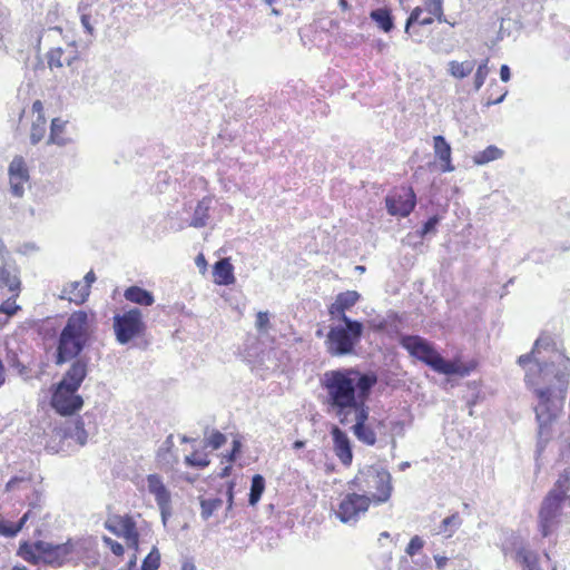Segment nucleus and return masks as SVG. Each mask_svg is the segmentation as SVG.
Wrapping results in <instances>:
<instances>
[{
    "mask_svg": "<svg viewBox=\"0 0 570 570\" xmlns=\"http://www.w3.org/2000/svg\"><path fill=\"white\" fill-rule=\"evenodd\" d=\"M112 328L116 341L125 345L145 336L147 326L141 311L135 307L116 313L112 317Z\"/></svg>",
    "mask_w": 570,
    "mask_h": 570,
    "instance_id": "8",
    "label": "nucleus"
},
{
    "mask_svg": "<svg viewBox=\"0 0 570 570\" xmlns=\"http://www.w3.org/2000/svg\"><path fill=\"white\" fill-rule=\"evenodd\" d=\"M500 77H501L502 81H504V82L510 80L511 72H510L509 66H507V65H502L501 66V68H500Z\"/></svg>",
    "mask_w": 570,
    "mask_h": 570,
    "instance_id": "56",
    "label": "nucleus"
},
{
    "mask_svg": "<svg viewBox=\"0 0 570 570\" xmlns=\"http://www.w3.org/2000/svg\"><path fill=\"white\" fill-rule=\"evenodd\" d=\"M424 9L421 7H415L405 23V32L407 35H412L411 30L415 23L421 26L432 24L434 22V17L432 14L423 16Z\"/></svg>",
    "mask_w": 570,
    "mask_h": 570,
    "instance_id": "28",
    "label": "nucleus"
},
{
    "mask_svg": "<svg viewBox=\"0 0 570 570\" xmlns=\"http://www.w3.org/2000/svg\"><path fill=\"white\" fill-rule=\"evenodd\" d=\"M90 287H63L61 298H66L69 302H72L77 305H80L86 302L89 296Z\"/></svg>",
    "mask_w": 570,
    "mask_h": 570,
    "instance_id": "33",
    "label": "nucleus"
},
{
    "mask_svg": "<svg viewBox=\"0 0 570 570\" xmlns=\"http://www.w3.org/2000/svg\"><path fill=\"white\" fill-rule=\"evenodd\" d=\"M229 471H230V465H229V466H226V468L224 469V472L222 473V476H226V475H228V474H229Z\"/></svg>",
    "mask_w": 570,
    "mask_h": 570,
    "instance_id": "64",
    "label": "nucleus"
},
{
    "mask_svg": "<svg viewBox=\"0 0 570 570\" xmlns=\"http://www.w3.org/2000/svg\"><path fill=\"white\" fill-rule=\"evenodd\" d=\"M213 281L215 285H232L235 283L234 266L230 258H222L213 266Z\"/></svg>",
    "mask_w": 570,
    "mask_h": 570,
    "instance_id": "23",
    "label": "nucleus"
},
{
    "mask_svg": "<svg viewBox=\"0 0 570 570\" xmlns=\"http://www.w3.org/2000/svg\"><path fill=\"white\" fill-rule=\"evenodd\" d=\"M326 335L325 346L332 356H344L355 353L361 342L364 326L361 322L344 317L336 320Z\"/></svg>",
    "mask_w": 570,
    "mask_h": 570,
    "instance_id": "6",
    "label": "nucleus"
},
{
    "mask_svg": "<svg viewBox=\"0 0 570 570\" xmlns=\"http://www.w3.org/2000/svg\"><path fill=\"white\" fill-rule=\"evenodd\" d=\"M371 503V498L366 494L347 493L338 503L336 517L344 523L356 521L368 510Z\"/></svg>",
    "mask_w": 570,
    "mask_h": 570,
    "instance_id": "13",
    "label": "nucleus"
},
{
    "mask_svg": "<svg viewBox=\"0 0 570 570\" xmlns=\"http://www.w3.org/2000/svg\"><path fill=\"white\" fill-rule=\"evenodd\" d=\"M31 112L36 116V118L31 124L30 140L31 144L36 145L43 139L47 131V119L45 116V107L41 100L33 101Z\"/></svg>",
    "mask_w": 570,
    "mask_h": 570,
    "instance_id": "18",
    "label": "nucleus"
},
{
    "mask_svg": "<svg viewBox=\"0 0 570 570\" xmlns=\"http://www.w3.org/2000/svg\"><path fill=\"white\" fill-rule=\"evenodd\" d=\"M96 274L94 271H89L86 275H85V282L90 285L92 283L96 282Z\"/></svg>",
    "mask_w": 570,
    "mask_h": 570,
    "instance_id": "58",
    "label": "nucleus"
},
{
    "mask_svg": "<svg viewBox=\"0 0 570 570\" xmlns=\"http://www.w3.org/2000/svg\"><path fill=\"white\" fill-rule=\"evenodd\" d=\"M331 436L333 440V451L338 461L344 466H350L353 462V450L347 433L340 426L333 425L331 429Z\"/></svg>",
    "mask_w": 570,
    "mask_h": 570,
    "instance_id": "16",
    "label": "nucleus"
},
{
    "mask_svg": "<svg viewBox=\"0 0 570 570\" xmlns=\"http://www.w3.org/2000/svg\"><path fill=\"white\" fill-rule=\"evenodd\" d=\"M439 223V217L438 216H432L430 217L423 225L422 227V235H425L430 232H433L435 229V226L438 225Z\"/></svg>",
    "mask_w": 570,
    "mask_h": 570,
    "instance_id": "51",
    "label": "nucleus"
},
{
    "mask_svg": "<svg viewBox=\"0 0 570 570\" xmlns=\"http://www.w3.org/2000/svg\"><path fill=\"white\" fill-rule=\"evenodd\" d=\"M26 481H29V479H26L23 476H13L7 482L6 489L8 491H12V490L17 489L20 483L26 482Z\"/></svg>",
    "mask_w": 570,
    "mask_h": 570,
    "instance_id": "53",
    "label": "nucleus"
},
{
    "mask_svg": "<svg viewBox=\"0 0 570 570\" xmlns=\"http://www.w3.org/2000/svg\"><path fill=\"white\" fill-rule=\"evenodd\" d=\"M148 490L155 495L156 502L164 514L170 507V493L158 474L147 476Z\"/></svg>",
    "mask_w": 570,
    "mask_h": 570,
    "instance_id": "20",
    "label": "nucleus"
},
{
    "mask_svg": "<svg viewBox=\"0 0 570 570\" xmlns=\"http://www.w3.org/2000/svg\"><path fill=\"white\" fill-rule=\"evenodd\" d=\"M425 9L430 14L436 18L439 21L443 17V0H429L425 2Z\"/></svg>",
    "mask_w": 570,
    "mask_h": 570,
    "instance_id": "43",
    "label": "nucleus"
},
{
    "mask_svg": "<svg viewBox=\"0 0 570 570\" xmlns=\"http://www.w3.org/2000/svg\"><path fill=\"white\" fill-rule=\"evenodd\" d=\"M102 542L110 549V551L115 556H117V557H122L124 556L125 549H124L122 544L119 543L118 541H115L111 538L105 535L102 538Z\"/></svg>",
    "mask_w": 570,
    "mask_h": 570,
    "instance_id": "46",
    "label": "nucleus"
},
{
    "mask_svg": "<svg viewBox=\"0 0 570 570\" xmlns=\"http://www.w3.org/2000/svg\"><path fill=\"white\" fill-rule=\"evenodd\" d=\"M461 524V518L459 515V513H453L449 517H446L443 521H442V527L444 530L448 529V527L450 525H454V527H458Z\"/></svg>",
    "mask_w": 570,
    "mask_h": 570,
    "instance_id": "50",
    "label": "nucleus"
},
{
    "mask_svg": "<svg viewBox=\"0 0 570 570\" xmlns=\"http://www.w3.org/2000/svg\"><path fill=\"white\" fill-rule=\"evenodd\" d=\"M514 559L525 570H540L538 552L527 546H521L515 550Z\"/></svg>",
    "mask_w": 570,
    "mask_h": 570,
    "instance_id": "24",
    "label": "nucleus"
},
{
    "mask_svg": "<svg viewBox=\"0 0 570 570\" xmlns=\"http://www.w3.org/2000/svg\"><path fill=\"white\" fill-rule=\"evenodd\" d=\"M226 443V436L219 432L214 431L209 438L206 440V444L210 446L213 450H217Z\"/></svg>",
    "mask_w": 570,
    "mask_h": 570,
    "instance_id": "44",
    "label": "nucleus"
},
{
    "mask_svg": "<svg viewBox=\"0 0 570 570\" xmlns=\"http://www.w3.org/2000/svg\"><path fill=\"white\" fill-rule=\"evenodd\" d=\"M508 94L505 87L500 86L497 81H492L487 89V102L485 106H492L503 101Z\"/></svg>",
    "mask_w": 570,
    "mask_h": 570,
    "instance_id": "34",
    "label": "nucleus"
},
{
    "mask_svg": "<svg viewBox=\"0 0 570 570\" xmlns=\"http://www.w3.org/2000/svg\"><path fill=\"white\" fill-rule=\"evenodd\" d=\"M387 212L393 216H409L415 207L416 197L412 187H402V194L387 196Z\"/></svg>",
    "mask_w": 570,
    "mask_h": 570,
    "instance_id": "15",
    "label": "nucleus"
},
{
    "mask_svg": "<svg viewBox=\"0 0 570 570\" xmlns=\"http://www.w3.org/2000/svg\"><path fill=\"white\" fill-rule=\"evenodd\" d=\"M86 375L87 364L78 360L71 364L63 379L57 384L50 404L58 414L69 416L82 407L83 400L77 391Z\"/></svg>",
    "mask_w": 570,
    "mask_h": 570,
    "instance_id": "4",
    "label": "nucleus"
},
{
    "mask_svg": "<svg viewBox=\"0 0 570 570\" xmlns=\"http://www.w3.org/2000/svg\"><path fill=\"white\" fill-rule=\"evenodd\" d=\"M195 264L198 267L199 272L205 275L207 272V261L205 258V255L203 253H199L195 258Z\"/></svg>",
    "mask_w": 570,
    "mask_h": 570,
    "instance_id": "52",
    "label": "nucleus"
},
{
    "mask_svg": "<svg viewBox=\"0 0 570 570\" xmlns=\"http://www.w3.org/2000/svg\"><path fill=\"white\" fill-rule=\"evenodd\" d=\"M449 73L455 79H463L468 77L474 69V61L465 60V61H456L452 60L448 63Z\"/></svg>",
    "mask_w": 570,
    "mask_h": 570,
    "instance_id": "30",
    "label": "nucleus"
},
{
    "mask_svg": "<svg viewBox=\"0 0 570 570\" xmlns=\"http://www.w3.org/2000/svg\"><path fill=\"white\" fill-rule=\"evenodd\" d=\"M368 406H360L358 410L352 413V421H354V424L351 430L360 442L365 445L373 446L377 441V430L385 428V423L383 420H379L375 423L368 422Z\"/></svg>",
    "mask_w": 570,
    "mask_h": 570,
    "instance_id": "11",
    "label": "nucleus"
},
{
    "mask_svg": "<svg viewBox=\"0 0 570 570\" xmlns=\"http://www.w3.org/2000/svg\"><path fill=\"white\" fill-rule=\"evenodd\" d=\"M570 490V469L564 470L559 474L553 488L549 492H556L561 500L567 501L569 499L568 492Z\"/></svg>",
    "mask_w": 570,
    "mask_h": 570,
    "instance_id": "32",
    "label": "nucleus"
},
{
    "mask_svg": "<svg viewBox=\"0 0 570 570\" xmlns=\"http://www.w3.org/2000/svg\"><path fill=\"white\" fill-rule=\"evenodd\" d=\"M29 180V170L22 156H16L9 166L10 188L14 196L21 197Z\"/></svg>",
    "mask_w": 570,
    "mask_h": 570,
    "instance_id": "17",
    "label": "nucleus"
},
{
    "mask_svg": "<svg viewBox=\"0 0 570 570\" xmlns=\"http://www.w3.org/2000/svg\"><path fill=\"white\" fill-rule=\"evenodd\" d=\"M377 380L375 372H363L357 367L326 371L320 381L324 391L323 404L346 425L352 422V413L366 405Z\"/></svg>",
    "mask_w": 570,
    "mask_h": 570,
    "instance_id": "2",
    "label": "nucleus"
},
{
    "mask_svg": "<svg viewBox=\"0 0 570 570\" xmlns=\"http://www.w3.org/2000/svg\"><path fill=\"white\" fill-rule=\"evenodd\" d=\"M46 57L50 70L67 79L78 75L83 65L78 47L73 42L67 43L65 48H51Z\"/></svg>",
    "mask_w": 570,
    "mask_h": 570,
    "instance_id": "9",
    "label": "nucleus"
},
{
    "mask_svg": "<svg viewBox=\"0 0 570 570\" xmlns=\"http://www.w3.org/2000/svg\"><path fill=\"white\" fill-rule=\"evenodd\" d=\"M19 288L20 287H10L12 294L0 305V313L12 316L20 309V306L16 304V298L19 295Z\"/></svg>",
    "mask_w": 570,
    "mask_h": 570,
    "instance_id": "37",
    "label": "nucleus"
},
{
    "mask_svg": "<svg viewBox=\"0 0 570 570\" xmlns=\"http://www.w3.org/2000/svg\"><path fill=\"white\" fill-rule=\"evenodd\" d=\"M76 435L79 443L83 445L87 441V432L85 430L83 422L80 419L76 421Z\"/></svg>",
    "mask_w": 570,
    "mask_h": 570,
    "instance_id": "49",
    "label": "nucleus"
},
{
    "mask_svg": "<svg viewBox=\"0 0 570 570\" xmlns=\"http://www.w3.org/2000/svg\"><path fill=\"white\" fill-rule=\"evenodd\" d=\"M503 156V151L497 146H488L482 151L476 153L473 156V163L475 165H485L490 161L500 159Z\"/></svg>",
    "mask_w": 570,
    "mask_h": 570,
    "instance_id": "31",
    "label": "nucleus"
},
{
    "mask_svg": "<svg viewBox=\"0 0 570 570\" xmlns=\"http://www.w3.org/2000/svg\"><path fill=\"white\" fill-rule=\"evenodd\" d=\"M219 501L217 500H203L202 501V515L208 519L213 511L217 508Z\"/></svg>",
    "mask_w": 570,
    "mask_h": 570,
    "instance_id": "47",
    "label": "nucleus"
},
{
    "mask_svg": "<svg viewBox=\"0 0 570 570\" xmlns=\"http://www.w3.org/2000/svg\"><path fill=\"white\" fill-rule=\"evenodd\" d=\"M240 451V442L235 440L233 442V449L230 451V453L228 454V462H233L235 461L237 454L239 453Z\"/></svg>",
    "mask_w": 570,
    "mask_h": 570,
    "instance_id": "55",
    "label": "nucleus"
},
{
    "mask_svg": "<svg viewBox=\"0 0 570 570\" xmlns=\"http://www.w3.org/2000/svg\"><path fill=\"white\" fill-rule=\"evenodd\" d=\"M340 6L342 9H347V7H348L347 0H340Z\"/></svg>",
    "mask_w": 570,
    "mask_h": 570,
    "instance_id": "62",
    "label": "nucleus"
},
{
    "mask_svg": "<svg viewBox=\"0 0 570 570\" xmlns=\"http://www.w3.org/2000/svg\"><path fill=\"white\" fill-rule=\"evenodd\" d=\"M160 566V553L156 547L144 559L141 570H157Z\"/></svg>",
    "mask_w": 570,
    "mask_h": 570,
    "instance_id": "42",
    "label": "nucleus"
},
{
    "mask_svg": "<svg viewBox=\"0 0 570 570\" xmlns=\"http://www.w3.org/2000/svg\"><path fill=\"white\" fill-rule=\"evenodd\" d=\"M570 358L557 354L550 362H535L525 374L527 385L538 400L534 407L539 436L550 438L551 426L562 411L569 385Z\"/></svg>",
    "mask_w": 570,
    "mask_h": 570,
    "instance_id": "1",
    "label": "nucleus"
},
{
    "mask_svg": "<svg viewBox=\"0 0 570 570\" xmlns=\"http://www.w3.org/2000/svg\"><path fill=\"white\" fill-rule=\"evenodd\" d=\"M434 560L438 569H443L448 563V558L443 556H435Z\"/></svg>",
    "mask_w": 570,
    "mask_h": 570,
    "instance_id": "57",
    "label": "nucleus"
},
{
    "mask_svg": "<svg viewBox=\"0 0 570 570\" xmlns=\"http://www.w3.org/2000/svg\"><path fill=\"white\" fill-rule=\"evenodd\" d=\"M423 547H424V541L422 540V538H420L419 535H414L413 538H411V540L405 549V552L410 557H413L417 552H420Z\"/></svg>",
    "mask_w": 570,
    "mask_h": 570,
    "instance_id": "45",
    "label": "nucleus"
},
{
    "mask_svg": "<svg viewBox=\"0 0 570 570\" xmlns=\"http://www.w3.org/2000/svg\"><path fill=\"white\" fill-rule=\"evenodd\" d=\"M32 517V510H28L21 519L13 523L0 524V533L7 537H14L26 524V522Z\"/></svg>",
    "mask_w": 570,
    "mask_h": 570,
    "instance_id": "36",
    "label": "nucleus"
},
{
    "mask_svg": "<svg viewBox=\"0 0 570 570\" xmlns=\"http://www.w3.org/2000/svg\"><path fill=\"white\" fill-rule=\"evenodd\" d=\"M165 443H166V445H167L168 448H170V446H173V445H174V438H173V435H171V434L167 436V439H166V442H165Z\"/></svg>",
    "mask_w": 570,
    "mask_h": 570,
    "instance_id": "60",
    "label": "nucleus"
},
{
    "mask_svg": "<svg viewBox=\"0 0 570 570\" xmlns=\"http://www.w3.org/2000/svg\"><path fill=\"white\" fill-rule=\"evenodd\" d=\"M181 570H195V567L190 563H185L183 566Z\"/></svg>",
    "mask_w": 570,
    "mask_h": 570,
    "instance_id": "61",
    "label": "nucleus"
},
{
    "mask_svg": "<svg viewBox=\"0 0 570 570\" xmlns=\"http://www.w3.org/2000/svg\"><path fill=\"white\" fill-rule=\"evenodd\" d=\"M265 491V479L261 474H255L252 478L250 492L248 497V503L250 505H256L261 500L262 494Z\"/></svg>",
    "mask_w": 570,
    "mask_h": 570,
    "instance_id": "35",
    "label": "nucleus"
},
{
    "mask_svg": "<svg viewBox=\"0 0 570 570\" xmlns=\"http://www.w3.org/2000/svg\"><path fill=\"white\" fill-rule=\"evenodd\" d=\"M39 547L42 563L60 567L72 559L73 543L71 541L61 544L39 541Z\"/></svg>",
    "mask_w": 570,
    "mask_h": 570,
    "instance_id": "14",
    "label": "nucleus"
},
{
    "mask_svg": "<svg viewBox=\"0 0 570 570\" xmlns=\"http://www.w3.org/2000/svg\"><path fill=\"white\" fill-rule=\"evenodd\" d=\"M370 18L376 23L385 33H389L394 28V19L391 9L387 7L377 8L370 12Z\"/></svg>",
    "mask_w": 570,
    "mask_h": 570,
    "instance_id": "25",
    "label": "nucleus"
},
{
    "mask_svg": "<svg viewBox=\"0 0 570 570\" xmlns=\"http://www.w3.org/2000/svg\"><path fill=\"white\" fill-rule=\"evenodd\" d=\"M185 463L188 466L204 469L209 465L210 461L207 458V454L200 451H194L190 455L185 458Z\"/></svg>",
    "mask_w": 570,
    "mask_h": 570,
    "instance_id": "39",
    "label": "nucleus"
},
{
    "mask_svg": "<svg viewBox=\"0 0 570 570\" xmlns=\"http://www.w3.org/2000/svg\"><path fill=\"white\" fill-rule=\"evenodd\" d=\"M305 446V442L304 441H301V440H296L294 443H293V448L295 450H298V449H302Z\"/></svg>",
    "mask_w": 570,
    "mask_h": 570,
    "instance_id": "59",
    "label": "nucleus"
},
{
    "mask_svg": "<svg viewBox=\"0 0 570 570\" xmlns=\"http://www.w3.org/2000/svg\"><path fill=\"white\" fill-rule=\"evenodd\" d=\"M564 502L556 492H548L543 498L538 512V528L543 538L558 528Z\"/></svg>",
    "mask_w": 570,
    "mask_h": 570,
    "instance_id": "10",
    "label": "nucleus"
},
{
    "mask_svg": "<svg viewBox=\"0 0 570 570\" xmlns=\"http://www.w3.org/2000/svg\"><path fill=\"white\" fill-rule=\"evenodd\" d=\"M124 296L126 299L144 306H149L154 303L153 295L142 287H127Z\"/></svg>",
    "mask_w": 570,
    "mask_h": 570,
    "instance_id": "29",
    "label": "nucleus"
},
{
    "mask_svg": "<svg viewBox=\"0 0 570 570\" xmlns=\"http://www.w3.org/2000/svg\"><path fill=\"white\" fill-rule=\"evenodd\" d=\"M80 20H81V23H82L83 28L86 29V31L89 35H92L94 33V27L91 24V17H90V14L82 12L81 17H80Z\"/></svg>",
    "mask_w": 570,
    "mask_h": 570,
    "instance_id": "54",
    "label": "nucleus"
},
{
    "mask_svg": "<svg viewBox=\"0 0 570 570\" xmlns=\"http://www.w3.org/2000/svg\"><path fill=\"white\" fill-rule=\"evenodd\" d=\"M209 208H210V199L203 198L199 200L195 207L193 218L189 223V226L195 228H202L207 225L209 219Z\"/></svg>",
    "mask_w": 570,
    "mask_h": 570,
    "instance_id": "26",
    "label": "nucleus"
},
{
    "mask_svg": "<svg viewBox=\"0 0 570 570\" xmlns=\"http://www.w3.org/2000/svg\"><path fill=\"white\" fill-rule=\"evenodd\" d=\"M90 334L87 313H72L61 330L56 353V364L61 365L77 357L86 346Z\"/></svg>",
    "mask_w": 570,
    "mask_h": 570,
    "instance_id": "5",
    "label": "nucleus"
},
{
    "mask_svg": "<svg viewBox=\"0 0 570 570\" xmlns=\"http://www.w3.org/2000/svg\"><path fill=\"white\" fill-rule=\"evenodd\" d=\"M400 345L415 361L429 366L432 371L443 375H468L470 368L459 361H448L436 350L435 345L419 335H404L400 338Z\"/></svg>",
    "mask_w": 570,
    "mask_h": 570,
    "instance_id": "3",
    "label": "nucleus"
},
{
    "mask_svg": "<svg viewBox=\"0 0 570 570\" xmlns=\"http://www.w3.org/2000/svg\"><path fill=\"white\" fill-rule=\"evenodd\" d=\"M11 570H28L24 566H14Z\"/></svg>",
    "mask_w": 570,
    "mask_h": 570,
    "instance_id": "63",
    "label": "nucleus"
},
{
    "mask_svg": "<svg viewBox=\"0 0 570 570\" xmlns=\"http://www.w3.org/2000/svg\"><path fill=\"white\" fill-rule=\"evenodd\" d=\"M350 485L371 498V502L381 504L386 502L392 494V476L386 470H379L373 466L360 471L351 481Z\"/></svg>",
    "mask_w": 570,
    "mask_h": 570,
    "instance_id": "7",
    "label": "nucleus"
},
{
    "mask_svg": "<svg viewBox=\"0 0 570 570\" xmlns=\"http://www.w3.org/2000/svg\"><path fill=\"white\" fill-rule=\"evenodd\" d=\"M435 158L440 161L442 173H451L455 169L452 164V149L450 144L441 135L433 137Z\"/></svg>",
    "mask_w": 570,
    "mask_h": 570,
    "instance_id": "21",
    "label": "nucleus"
},
{
    "mask_svg": "<svg viewBox=\"0 0 570 570\" xmlns=\"http://www.w3.org/2000/svg\"><path fill=\"white\" fill-rule=\"evenodd\" d=\"M0 285H19L14 275L9 271L3 256L0 254Z\"/></svg>",
    "mask_w": 570,
    "mask_h": 570,
    "instance_id": "41",
    "label": "nucleus"
},
{
    "mask_svg": "<svg viewBox=\"0 0 570 570\" xmlns=\"http://www.w3.org/2000/svg\"><path fill=\"white\" fill-rule=\"evenodd\" d=\"M360 298L355 291H346L337 295L335 302L328 307V313L333 321L341 320L346 316V311L350 309Z\"/></svg>",
    "mask_w": 570,
    "mask_h": 570,
    "instance_id": "19",
    "label": "nucleus"
},
{
    "mask_svg": "<svg viewBox=\"0 0 570 570\" xmlns=\"http://www.w3.org/2000/svg\"><path fill=\"white\" fill-rule=\"evenodd\" d=\"M68 121L59 117L53 118L50 124V134L48 144L66 146L72 141V137L67 128Z\"/></svg>",
    "mask_w": 570,
    "mask_h": 570,
    "instance_id": "22",
    "label": "nucleus"
},
{
    "mask_svg": "<svg viewBox=\"0 0 570 570\" xmlns=\"http://www.w3.org/2000/svg\"><path fill=\"white\" fill-rule=\"evenodd\" d=\"M489 61V58H485L476 68L473 79L475 90H480L481 87L484 85V81L490 72Z\"/></svg>",
    "mask_w": 570,
    "mask_h": 570,
    "instance_id": "40",
    "label": "nucleus"
},
{
    "mask_svg": "<svg viewBox=\"0 0 570 570\" xmlns=\"http://www.w3.org/2000/svg\"><path fill=\"white\" fill-rule=\"evenodd\" d=\"M256 327L258 331H266L269 327V315L267 312H258L256 315Z\"/></svg>",
    "mask_w": 570,
    "mask_h": 570,
    "instance_id": "48",
    "label": "nucleus"
},
{
    "mask_svg": "<svg viewBox=\"0 0 570 570\" xmlns=\"http://www.w3.org/2000/svg\"><path fill=\"white\" fill-rule=\"evenodd\" d=\"M105 528L112 534L124 538L128 548L139 550V532L131 515L111 514L105 521Z\"/></svg>",
    "mask_w": 570,
    "mask_h": 570,
    "instance_id": "12",
    "label": "nucleus"
},
{
    "mask_svg": "<svg viewBox=\"0 0 570 570\" xmlns=\"http://www.w3.org/2000/svg\"><path fill=\"white\" fill-rule=\"evenodd\" d=\"M17 554L31 564H39L41 562L39 541L20 543Z\"/></svg>",
    "mask_w": 570,
    "mask_h": 570,
    "instance_id": "27",
    "label": "nucleus"
},
{
    "mask_svg": "<svg viewBox=\"0 0 570 570\" xmlns=\"http://www.w3.org/2000/svg\"><path fill=\"white\" fill-rule=\"evenodd\" d=\"M549 342H550V337L548 335H541L540 337H538L537 341L534 342V345H533V348L531 350V352L520 355L518 358V363L521 366H525L527 364L532 362L534 360V355L538 352L539 347L542 344H549Z\"/></svg>",
    "mask_w": 570,
    "mask_h": 570,
    "instance_id": "38",
    "label": "nucleus"
}]
</instances>
